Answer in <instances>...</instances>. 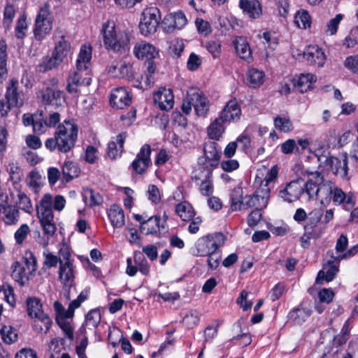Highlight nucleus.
<instances>
[{
  "label": "nucleus",
  "instance_id": "1",
  "mask_svg": "<svg viewBox=\"0 0 358 358\" xmlns=\"http://www.w3.org/2000/svg\"><path fill=\"white\" fill-rule=\"evenodd\" d=\"M320 180L317 173L306 171L302 173L301 177L287 183L282 189L280 190L278 196L288 203L297 200L302 194H306L308 199L310 200L317 192L318 189L316 188L315 185Z\"/></svg>",
  "mask_w": 358,
  "mask_h": 358
},
{
  "label": "nucleus",
  "instance_id": "2",
  "mask_svg": "<svg viewBox=\"0 0 358 358\" xmlns=\"http://www.w3.org/2000/svg\"><path fill=\"white\" fill-rule=\"evenodd\" d=\"M92 48L91 45H83L80 48L77 60L76 69L69 75L66 90L70 94L79 92L82 86H89L91 84L89 65L92 59Z\"/></svg>",
  "mask_w": 358,
  "mask_h": 358
},
{
  "label": "nucleus",
  "instance_id": "3",
  "mask_svg": "<svg viewBox=\"0 0 358 358\" xmlns=\"http://www.w3.org/2000/svg\"><path fill=\"white\" fill-rule=\"evenodd\" d=\"M78 139V127L65 120L57 127L54 136L45 141V147L50 152L68 153L73 150Z\"/></svg>",
  "mask_w": 358,
  "mask_h": 358
},
{
  "label": "nucleus",
  "instance_id": "4",
  "mask_svg": "<svg viewBox=\"0 0 358 358\" xmlns=\"http://www.w3.org/2000/svg\"><path fill=\"white\" fill-rule=\"evenodd\" d=\"M105 48L118 54H124L130 49V36L124 31H117L113 21L103 23L101 30Z\"/></svg>",
  "mask_w": 358,
  "mask_h": 358
},
{
  "label": "nucleus",
  "instance_id": "5",
  "mask_svg": "<svg viewBox=\"0 0 358 358\" xmlns=\"http://www.w3.org/2000/svg\"><path fill=\"white\" fill-rule=\"evenodd\" d=\"M5 99L6 103L3 100L0 101V113L2 117L7 116L11 108H20L24 105L26 95L20 89L17 79L13 78L8 81Z\"/></svg>",
  "mask_w": 358,
  "mask_h": 358
},
{
  "label": "nucleus",
  "instance_id": "6",
  "mask_svg": "<svg viewBox=\"0 0 358 358\" xmlns=\"http://www.w3.org/2000/svg\"><path fill=\"white\" fill-rule=\"evenodd\" d=\"M37 216L43 232L48 236H53L57 227L54 222L52 212V196L50 194H45L41 198L36 206Z\"/></svg>",
  "mask_w": 358,
  "mask_h": 358
},
{
  "label": "nucleus",
  "instance_id": "7",
  "mask_svg": "<svg viewBox=\"0 0 358 358\" xmlns=\"http://www.w3.org/2000/svg\"><path fill=\"white\" fill-rule=\"evenodd\" d=\"M52 29V17L50 13V6L45 3L39 10L34 29V34L36 40L43 41L50 34Z\"/></svg>",
  "mask_w": 358,
  "mask_h": 358
},
{
  "label": "nucleus",
  "instance_id": "8",
  "mask_svg": "<svg viewBox=\"0 0 358 358\" xmlns=\"http://www.w3.org/2000/svg\"><path fill=\"white\" fill-rule=\"evenodd\" d=\"M37 98L43 105L52 106L55 108H59L65 103L64 93L58 88L55 79L51 80L50 86H47L38 92Z\"/></svg>",
  "mask_w": 358,
  "mask_h": 358
},
{
  "label": "nucleus",
  "instance_id": "9",
  "mask_svg": "<svg viewBox=\"0 0 358 358\" xmlns=\"http://www.w3.org/2000/svg\"><path fill=\"white\" fill-rule=\"evenodd\" d=\"M142 15L139 24L141 33L144 36L154 34L161 20L159 9L157 7L147 8L143 10Z\"/></svg>",
  "mask_w": 358,
  "mask_h": 358
},
{
  "label": "nucleus",
  "instance_id": "10",
  "mask_svg": "<svg viewBox=\"0 0 358 358\" xmlns=\"http://www.w3.org/2000/svg\"><path fill=\"white\" fill-rule=\"evenodd\" d=\"M318 161L321 164L329 166L335 175L341 178H345L348 175V167L346 154L339 155L338 157L320 155L318 157Z\"/></svg>",
  "mask_w": 358,
  "mask_h": 358
},
{
  "label": "nucleus",
  "instance_id": "11",
  "mask_svg": "<svg viewBox=\"0 0 358 358\" xmlns=\"http://www.w3.org/2000/svg\"><path fill=\"white\" fill-rule=\"evenodd\" d=\"M270 197V189L266 185L261 186L250 195L245 196L243 209H248L255 207V209H262L267 206Z\"/></svg>",
  "mask_w": 358,
  "mask_h": 358
},
{
  "label": "nucleus",
  "instance_id": "12",
  "mask_svg": "<svg viewBox=\"0 0 358 358\" xmlns=\"http://www.w3.org/2000/svg\"><path fill=\"white\" fill-rule=\"evenodd\" d=\"M224 243V236L222 233H217L211 236L199 240L196 244V255L205 257L217 250Z\"/></svg>",
  "mask_w": 358,
  "mask_h": 358
},
{
  "label": "nucleus",
  "instance_id": "13",
  "mask_svg": "<svg viewBox=\"0 0 358 358\" xmlns=\"http://www.w3.org/2000/svg\"><path fill=\"white\" fill-rule=\"evenodd\" d=\"M203 152L205 157H199V164H208L210 169H215L219 164L222 152L221 148L215 141H207L203 145Z\"/></svg>",
  "mask_w": 358,
  "mask_h": 358
},
{
  "label": "nucleus",
  "instance_id": "14",
  "mask_svg": "<svg viewBox=\"0 0 358 358\" xmlns=\"http://www.w3.org/2000/svg\"><path fill=\"white\" fill-rule=\"evenodd\" d=\"M20 215L17 206L8 202V196L0 197V216L6 225L17 224Z\"/></svg>",
  "mask_w": 358,
  "mask_h": 358
},
{
  "label": "nucleus",
  "instance_id": "15",
  "mask_svg": "<svg viewBox=\"0 0 358 358\" xmlns=\"http://www.w3.org/2000/svg\"><path fill=\"white\" fill-rule=\"evenodd\" d=\"M341 261L337 260L336 255H334L332 252H328L327 253V266L324 267L326 272L324 270L319 271L316 278V283L322 284L324 280L327 282L331 281L338 272Z\"/></svg>",
  "mask_w": 358,
  "mask_h": 358
},
{
  "label": "nucleus",
  "instance_id": "16",
  "mask_svg": "<svg viewBox=\"0 0 358 358\" xmlns=\"http://www.w3.org/2000/svg\"><path fill=\"white\" fill-rule=\"evenodd\" d=\"M151 151V148L148 144H145L141 147L136 159L131 164V167L134 172L141 175L147 171L148 168L152 164Z\"/></svg>",
  "mask_w": 358,
  "mask_h": 358
},
{
  "label": "nucleus",
  "instance_id": "17",
  "mask_svg": "<svg viewBox=\"0 0 358 358\" xmlns=\"http://www.w3.org/2000/svg\"><path fill=\"white\" fill-rule=\"evenodd\" d=\"M110 103L113 108L123 109L131 104V96L125 88L117 87L112 91Z\"/></svg>",
  "mask_w": 358,
  "mask_h": 358
},
{
  "label": "nucleus",
  "instance_id": "18",
  "mask_svg": "<svg viewBox=\"0 0 358 358\" xmlns=\"http://www.w3.org/2000/svg\"><path fill=\"white\" fill-rule=\"evenodd\" d=\"M154 102L162 110H169L174 105V96L171 89H159L154 93Z\"/></svg>",
  "mask_w": 358,
  "mask_h": 358
},
{
  "label": "nucleus",
  "instance_id": "19",
  "mask_svg": "<svg viewBox=\"0 0 358 358\" xmlns=\"http://www.w3.org/2000/svg\"><path fill=\"white\" fill-rule=\"evenodd\" d=\"M241 110L236 99L229 101L219 115L222 122H235L240 119Z\"/></svg>",
  "mask_w": 358,
  "mask_h": 358
},
{
  "label": "nucleus",
  "instance_id": "20",
  "mask_svg": "<svg viewBox=\"0 0 358 358\" xmlns=\"http://www.w3.org/2000/svg\"><path fill=\"white\" fill-rule=\"evenodd\" d=\"M59 279L64 287L70 288L74 285L75 266L72 262H60Z\"/></svg>",
  "mask_w": 358,
  "mask_h": 358
},
{
  "label": "nucleus",
  "instance_id": "21",
  "mask_svg": "<svg viewBox=\"0 0 358 358\" xmlns=\"http://www.w3.org/2000/svg\"><path fill=\"white\" fill-rule=\"evenodd\" d=\"M134 54L138 59L150 60L157 57L158 51L152 44L141 41L135 45Z\"/></svg>",
  "mask_w": 358,
  "mask_h": 358
},
{
  "label": "nucleus",
  "instance_id": "22",
  "mask_svg": "<svg viewBox=\"0 0 358 358\" xmlns=\"http://www.w3.org/2000/svg\"><path fill=\"white\" fill-rule=\"evenodd\" d=\"M349 336L338 334L336 336H331L329 343L327 345L324 346L323 357L329 355L339 354V352L343 350V345L346 343Z\"/></svg>",
  "mask_w": 358,
  "mask_h": 358
},
{
  "label": "nucleus",
  "instance_id": "23",
  "mask_svg": "<svg viewBox=\"0 0 358 358\" xmlns=\"http://www.w3.org/2000/svg\"><path fill=\"white\" fill-rule=\"evenodd\" d=\"M187 22L185 14L182 11H178L167 15L164 19L163 24L168 31H172L175 29H182Z\"/></svg>",
  "mask_w": 358,
  "mask_h": 358
},
{
  "label": "nucleus",
  "instance_id": "24",
  "mask_svg": "<svg viewBox=\"0 0 358 358\" xmlns=\"http://www.w3.org/2000/svg\"><path fill=\"white\" fill-rule=\"evenodd\" d=\"M11 276L21 286H24L29 280L30 276L34 275L29 273L27 268L22 264L15 262L11 266Z\"/></svg>",
  "mask_w": 358,
  "mask_h": 358
},
{
  "label": "nucleus",
  "instance_id": "25",
  "mask_svg": "<svg viewBox=\"0 0 358 358\" xmlns=\"http://www.w3.org/2000/svg\"><path fill=\"white\" fill-rule=\"evenodd\" d=\"M303 57L310 64L318 67L323 66L326 60V56L322 49L315 46L309 47L303 52Z\"/></svg>",
  "mask_w": 358,
  "mask_h": 358
},
{
  "label": "nucleus",
  "instance_id": "26",
  "mask_svg": "<svg viewBox=\"0 0 358 358\" xmlns=\"http://www.w3.org/2000/svg\"><path fill=\"white\" fill-rule=\"evenodd\" d=\"M192 104L195 113L199 116H204L208 111V101L201 92H194L190 94Z\"/></svg>",
  "mask_w": 358,
  "mask_h": 358
},
{
  "label": "nucleus",
  "instance_id": "27",
  "mask_svg": "<svg viewBox=\"0 0 358 358\" xmlns=\"http://www.w3.org/2000/svg\"><path fill=\"white\" fill-rule=\"evenodd\" d=\"M127 136V134L126 132L121 133L116 136L115 141H111L108 143L107 153L110 159H115L120 156L123 151V145Z\"/></svg>",
  "mask_w": 358,
  "mask_h": 358
},
{
  "label": "nucleus",
  "instance_id": "28",
  "mask_svg": "<svg viewBox=\"0 0 358 358\" xmlns=\"http://www.w3.org/2000/svg\"><path fill=\"white\" fill-rule=\"evenodd\" d=\"M312 314L310 308L299 306L288 314V319L294 325H301Z\"/></svg>",
  "mask_w": 358,
  "mask_h": 358
},
{
  "label": "nucleus",
  "instance_id": "29",
  "mask_svg": "<svg viewBox=\"0 0 358 358\" xmlns=\"http://www.w3.org/2000/svg\"><path fill=\"white\" fill-rule=\"evenodd\" d=\"M317 77L312 73H301L296 80H294V87L301 93L307 92L312 88L316 82Z\"/></svg>",
  "mask_w": 358,
  "mask_h": 358
},
{
  "label": "nucleus",
  "instance_id": "30",
  "mask_svg": "<svg viewBox=\"0 0 358 358\" xmlns=\"http://www.w3.org/2000/svg\"><path fill=\"white\" fill-rule=\"evenodd\" d=\"M108 216L114 227L120 228L124 225V213L120 206L113 204L108 210Z\"/></svg>",
  "mask_w": 358,
  "mask_h": 358
},
{
  "label": "nucleus",
  "instance_id": "31",
  "mask_svg": "<svg viewBox=\"0 0 358 358\" xmlns=\"http://www.w3.org/2000/svg\"><path fill=\"white\" fill-rule=\"evenodd\" d=\"M234 45L240 58L248 61L252 59V50L245 38L237 37L234 41Z\"/></svg>",
  "mask_w": 358,
  "mask_h": 358
},
{
  "label": "nucleus",
  "instance_id": "32",
  "mask_svg": "<svg viewBox=\"0 0 358 358\" xmlns=\"http://www.w3.org/2000/svg\"><path fill=\"white\" fill-rule=\"evenodd\" d=\"M62 180L68 182L74 178L78 177L80 169L77 163L73 161H65L62 166Z\"/></svg>",
  "mask_w": 358,
  "mask_h": 358
},
{
  "label": "nucleus",
  "instance_id": "33",
  "mask_svg": "<svg viewBox=\"0 0 358 358\" xmlns=\"http://www.w3.org/2000/svg\"><path fill=\"white\" fill-rule=\"evenodd\" d=\"M225 122H222L220 117H217L207 128V134L209 138L219 141L225 131Z\"/></svg>",
  "mask_w": 358,
  "mask_h": 358
},
{
  "label": "nucleus",
  "instance_id": "34",
  "mask_svg": "<svg viewBox=\"0 0 358 358\" xmlns=\"http://www.w3.org/2000/svg\"><path fill=\"white\" fill-rule=\"evenodd\" d=\"M240 7L252 18L259 17L262 13L260 3L257 0H240Z\"/></svg>",
  "mask_w": 358,
  "mask_h": 358
},
{
  "label": "nucleus",
  "instance_id": "35",
  "mask_svg": "<svg viewBox=\"0 0 358 358\" xmlns=\"http://www.w3.org/2000/svg\"><path fill=\"white\" fill-rule=\"evenodd\" d=\"M160 217L159 216H152L147 220L141 222V231L146 235L156 234L159 231L160 227L164 228L162 224L160 226Z\"/></svg>",
  "mask_w": 358,
  "mask_h": 358
},
{
  "label": "nucleus",
  "instance_id": "36",
  "mask_svg": "<svg viewBox=\"0 0 358 358\" xmlns=\"http://www.w3.org/2000/svg\"><path fill=\"white\" fill-rule=\"evenodd\" d=\"M8 46L4 40L0 41V84L6 79L8 75Z\"/></svg>",
  "mask_w": 358,
  "mask_h": 358
},
{
  "label": "nucleus",
  "instance_id": "37",
  "mask_svg": "<svg viewBox=\"0 0 358 358\" xmlns=\"http://www.w3.org/2000/svg\"><path fill=\"white\" fill-rule=\"evenodd\" d=\"M314 173H317L320 178H321L320 181H319L315 185L316 188L318 189V190L315 193V196L321 194L322 199L327 198L329 196L333 194V191L335 187L334 183L330 180L325 181L322 174L320 172L315 171Z\"/></svg>",
  "mask_w": 358,
  "mask_h": 358
},
{
  "label": "nucleus",
  "instance_id": "38",
  "mask_svg": "<svg viewBox=\"0 0 358 358\" xmlns=\"http://www.w3.org/2000/svg\"><path fill=\"white\" fill-rule=\"evenodd\" d=\"M71 50V44L66 40L64 35L61 36L59 39L55 43L52 53L59 58L62 61L67 57Z\"/></svg>",
  "mask_w": 358,
  "mask_h": 358
},
{
  "label": "nucleus",
  "instance_id": "39",
  "mask_svg": "<svg viewBox=\"0 0 358 358\" xmlns=\"http://www.w3.org/2000/svg\"><path fill=\"white\" fill-rule=\"evenodd\" d=\"M264 73L257 69H250L247 72V80L250 87L256 88L264 83Z\"/></svg>",
  "mask_w": 358,
  "mask_h": 358
},
{
  "label": "nucleus",
  "instance_id": "40",
  "mask_svg": "<svg viewBox=\"0 0 358 358\" xmlns=\"http://www.w3.org/2000/svg\"><path fill=\"white\" fill-rule=\"evenodd\" d=\"M305 234L301 238V246L304 248L310 245L311 238H318L323 234L322 229H311L310 225L305 226Z\"/></svg>",
  "mask_w": 358,
  "mask_h": 358
},
{
  "label": "nucleus",
  "instance_id": "41",
  "mask_svg": "<svg viewBox=\"0 0 358 358\" xmlns=\"http://www.w3.org/2000/svg\"><path fill=\"white\" fill-rule=\"evenodd\" d=\"M231 208L234 211L243 209L245 197H243V189L241 187L234 188L231 193Z\"/></svg>",
  "mask_w": 358,
  "mask_h": 358
},
{
  "label": "nucleus",
  "instance_id": "42",
  "mask_svg": "<svg viewBox=\"0 0 358 358\" xmlns=\"http://www.w3.org/2000/svg\"><path fill=\"white\" fill-rule=\"evenodd\" d=\"M176 213L183 221H189L194 216L192 206L187 202H182L176 206Z\"/></svg>",
  "mask_w": 358,
  "mask_h": 358
},
{
  "label": "nucleus",
  "instance_id": "43",
  "mask_svg": "<svg viewBox=\"0 0 358 358\" xmlns=\"http://www.w3.org/2000/svg\"><path fill=\"white\" fill-rule=\"evenodd\" d=\"M63 61L52 53L50 57H45L42 62L38 65V69L41 72H46L53 69L57 68Z\"/></svg>",
  "mask_w": 358,
  "mask_h": 358
},
{
  "label": "nucleus",
  "instance_id": "44",
  "mask_svg": "<svg viewBox=\"0 0 358 358\" xmlns=\"http://www.w3.org/2000/svg\"><path fill=\"white\" fill-rule=\"evenodd\" d=\"M199 168L192 174V178L195 182L202 181L206 178H213V171L208 164H199Z\"/></svg>",
  "mask_w": 358,
  "mask_h": 358
},
{
  "label": "nucleus",
  "instance_id": "45",
  "mask_svg": "<svg viewBox=\"0 0 358 358\" xmlns=\"http://www.w3.org/2000/svg\"><path fill=\"white\" fill-rule=\"evenodd\" d=\"M27 308L28 315L31 317H36L43 313L41 301L36 297L27 299Z\"/></svg>",
  "mask_w": 358,
  "mask_h": 358
},
{
  "label": "nucleus",
  "instance_id": "46",
  "mask_svg": "<svg viewBox=\"0 0 358 358\" xmlns=\"http://www.w3.org/2000/svg\"><path fill=\"white\" fill-rule=\"evenodd\" d=\"M17 198L16 205L19 206V208L27 213L31 214L33 211V206L27 195L24 192L19 191Z\"/></svg>",
  "mask_w": 358,
  "mask_h": 358
},
{
  "label": "nucleus",
  "instance_id": "47",
  "mask_svg": "<svg viewBox=\"0 0 358 358\" xmlns=\"http://www.w3.org/2000/svg\"><path fill=\"white\" fill-rule=\"evenodd\" d=\"M294 22L297 27L306 29L311 24V17L305 10H299L294 16Z\"/></svg>",
  "mask_w": 358,
  "mask_h": 358
},
{
  "label": "nucleus",
  "instance_id": "48",
  "mask_svg": "<svg viewBox=\"0 0 358 358\" xmlns=\"http://www.w3.org/2000/svg\"><path fill=\"white\" fill-rule=\"evenodd\" d=\"M0 334L3 341L6 344L13 343L17 339V334L11 326L4 325L0 329Z\"/></svg>",
  "mask_w": 358,
  "mask_h": 358
},
{
  "label": "nucleus",
  "instance_id": "49",
  "mask_svg": "<svg viewBox=\"0 0 358 358\" xmlns=\"http://www.w3.org/2000/svg\"><path fill=\"white\" fill-rule=\"evenodd\" d=\"M6 171L9 173L10 180L14 182H18L22 177V172L18 164L15 162H10L6 166Z\"/></svg>",
  "mask_w": 358,
  "mask_h": 358
},
{
  "label": "nucleus",
  "instance_id": "50",
  "mask_svg": "<svg viewBox=\"0 0 358 358\" xmlns=\"http://www.w3.org/2000/svg\"><path fill=\"white\" fill-rule=\"evenodd\" d=\"M32 127L33 131L38 135L43 134L45 132L48 126H46L44 121L43 110H38L36 113V120Z\"/></svg>",
  "mask_w": 358,
  "mask_h": 358
},
{
  "label": "nucleus",
  "instance_id": "51",
  "mask_svg": "<svg viewBox=\"0 0 358 358\" xmlns=\"http://www.w3.org/2000/svg\"><path fill=\"white\" fill-rule=\"evenodd\" d=\"M134 262L137 266L138 270L143 273V275H148L150 271V267L144 257L143 254L141 252H136L134 254Z\"/></svg>",
  "mask_w": 358,
  "mask_h": 358
},
{
  "label": "nucleus",
  "instance_id": "52",
  "mask_svg": "<svg viewBox=\"0 0 358 358\" xmlns=\"http://www.w3.org/2000/svg\"><path fill=\"white\" fill-rule=\"evenodd\" d=\"M200 315L196 310H191L183 317L182 322L188 328L192 329L199 322Z\"/></svg>",
  "mask_w": 358,
  "mask_h": 358
},
{
  "label": "nucleus",
  "instance_id": "53",
  "mask_svg": "<svg viewBox=\"0 0 358 358\" xmlns=\"http://www.w3.org/2000/svg\"><path fill=\"white\" fill-rule=\"evenodd\" d=\"M274 125L277 129L284 133L291 131L293 129L292 122L286 117H276L274 119Z\"/></svg>",
  "mask_w": 358,
  "mask_h": 358
},
{
  "label": "nucleus",
  "instance_id": "54",
  "mask_svg": "<svg viewBox=\"0 0 358 358\" xmlns=\"http://www.w3.org/2000/svg\"><path fill=\"white\" fill-rule=\"evenodd\" d=\"M120 77L126 78L128 80H133L135 78V70L130 63L123 62L119 68Z\"/></svg>",
  "mask_w": 358,
  "mask_h": 358
},
{
  "label": "nucleus",
  "instance_id": "55",
  "mask_svg": "<svg viewBox=\"0 0 358 358\" xmlns=\"http://www.w3.org/2000/svg\"><path fill=\"white\" fill-rule=\"evenodd\" d=\"M23 259L24 264H22L26 266L29 273L34 275L37 270V261L34 255L31 252H27Z\"/></svg>",
  "mask_w": 358,
  "mask_h": 358
},
{
  "label": "nucleus",
  "instance_id": "56",
  "mask_svg": "<svg viewBox=\"0 0 358 358\" xmlns=\"http://www.w3.org/2000/svg\"><path fill=\"white\" fill-rule=\"evenodd\" d=\"M199 190L200 193L206 196H210L214 191V186L212 178H206L201 181Z\"/></svg>",
  "mask_w": 358,
  "mask_h": 358
},
{
  "label": "nucleus",
  "instance_id": "57",
  "mask_svg": "<svg viewBox=\"0 0 358 358\" xmlns=\"http://www.w3.org/2000/svg\"><path fill=\"white\" fill-rule=\"evenodd\" d=\"M280 150L283 154L290 155L294 151L300 152L301 150L294 139H288L280 145Z\"/></svg>",
  "mask_w": 358,
  "mask_h": 358
},
{
  "label": "nucleus",
  "instance_id": "58",
  "mask_svg": "<svg viewBox=\"0 0 358 358\" xmlns=\"http://www.w3.org/2000/svg\"><path fill=\"white\" fill-rule=\"evenodd\" d=\"M322 210L320 208L314 209L309 213L308 222L306 225H310L311 229H320L317 224L322 217Z\"/></svg>",
  "mask_w": 358,
  "mask_h": 358
},
{
  "label": "nucleus",
  "instance_id": "59",
  "mask_svg": "<svg viewBox=\"0 0 358 358\" xmlns=\"http://www.w3.org/2000/svg\"><path fill=\"white\" fill-rule=\"evenodd\" d=\"M56 322L64 331L65 336L71 341L73 339V329L69 322L64 318H56Z\"/></svg>",
  "mask_w": 358,
  "mask_h": 358
},
{
  "label": "nucleus",
  "instance_id": "60",
  "mask_svg": "<svg viewBox=\"0 0 358 358\" xmlns=\"http://www.w3.org/2000/svg\"><path fill=\"white\" fill-rule=\"evenodd\" d=\"M343 15L338 13L332 18L327 24V33L329 35H334L336 33L340 22L343 19Z\"/></svg>",
  "mask_w": 358,
  "mask_h": 358
},
{
  "label": "nucleus",
  "instance_id": "61",
  "mask_svg": "<svg viewBox=\"0 0 358 358\" xmlns=\"http://www.w3.org/2000/svg\"><path fill=\"white\" fill-rule=\"evenodd\" d=\"M30 232L29 227L27 224H22L17 230L15 231L14 234L15 240L16 243L19 245L22 244L25 238H27L28 234Z\"/></svg>",
  "mask_w": 358,
  "mask_h": 358
},
{
  "label": "nucleus",
  "instance_id": "62",
  "mask_svg": "<svg viewBox=\"0 0 358 358\" xmlns=\"http://www.w3.org/2000/svg\"><path fill=\"white\" fill-rule=\"evenodd\" d=\"M148 199L155 204L161 201V194L159 188L155 185H150L147 191Z\"/></svg>",
  "mask_w": 358,
  "mask_h": 358
},
{
  "label": "nucleus",
  "instance_id": "63",
  "mask_svg": "<svg viewBox=\"0 0 358 358\" xmlns=\"http://www.w3.org/2000/svg\"><path fill=\"white\" fill-rule=\"evenodd\" d=\"M207 264L211 270H214L220 265L222 255L220 251L215 250L210 255H208Z\"/></svg>",
  "mask_w": 358,
  "mask_h": 358
},
{
  "label": "nucleus",
  "instance_id": "64",
  "mask_svg": "<svg viewBox=\"0 0 358 358\" xmlns=\"http://www.w3.org/2000/svg\"><path fill=\"white\" fill-rule=\"evenodd\" d=\"M344 66L352 73L358 74V55L346 57L344 61Z\"/></svg>",
  "mask_w": 358,
  "mask_h": 358
}]
</instances>
